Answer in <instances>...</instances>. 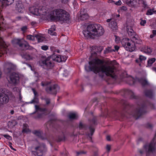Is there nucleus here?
I'll list each match as a JSON object with an SVG mask.
<instances>
[{
  "mask_svg": "<svg viewBox=\"0 0 156 156\" xmlns=\"http://www.w3.org/2000/svg\"><path fill=\"white\" fill-rule=\"evenodd\" d=\"M120 107L119 109L112 108L110 110L107 108H105L103 112V107L101 106V116L106 117H121L123 118L127 117V114H129L134 117L136 119H138L140 116L145 114L147 112L148 107L153 105L149 101L144 102L141 105H138L135 108L133 105H130L127 101L124 100H121L119 102Z\"/></svg>",
  "mask_w": 156,
  "mask_h": 156,
  "instance_id": "obj_1",
  "label": "nucleus"
},
{
  "mask_svg": "<svg viewBox=\"0 0 156 156\" xmlns=\"http://www.w3.org/2000/svg\"><path fill=\"white\" fill-rule=\"evenodd\" d=\"M104 62L103 60L98 58L93 59L89 62V66H85V69L87 72L93 71L97 73L100 72H102L100 76L103 78L105 73L106 75L110 77V79L107 81L109 83H113L116 82L118 76L114 73L115 67L114 66H110L103 65Z\"/></svg>",
  "mask_w": 156,
  "mask_h": 156,
  "instance_id": "obj_2",
  "label": "nucleus"
},
{
  "mask_svg": "<svg viewBox=\"0 0 156 156\" xmlns=\"http://www.w3.org/2000/svg\"><path fill=\"white\" fill-rule=\"evenodd\" d=\"M84 36L87 38H94V36L100 37L104 33L103 28L99 24H91L88 25L87 30L83 32Z\"/></svg>",
  "mask_w": 156,
  "mask_h": 156,
  "instance_id": "obj_3",
  "label": "nucleus"
},
{
  "mask_svg": "<svg viewBox=\"0 0 156 156\" xmlns=\"http://www.w3.org/2000/svg\"><path fill=\"white\" fill-rule=\"evenodd\" d=\"M90 124L89 125L86 124H83L82 121L80 122L79 128L80 129H83L86 131V134L89 138L92 140V136L95 131V126L97 124V119L94 117L92 119H89Z\"/></svg>",
  "mask_w": 156,
  "mask_h": 156,
  "instance_id": "obj_4",
  "label": "nucleus"
},
{
  "mask_svg": "<svg viewBox=\"0 0 156 156\" xmlns=\"http://www.w3.org/2000/svg\"><path fill=\"white\" fill-rule=\"evenodd\" d=\"M69 14L66 11L62 9H57L51 11L50 18L52 20H57L66 22L69 19Z\"/></svg>",
  "mask_w": 156,
  "mask_h": 156,
  "instance_id": "obj_5",
  "label": "nucleus"
},
{
  "mask_svg": "<svg viewBox=\"0 0 156 156\" xmlns=\"http://www.w3.org/2000/svg\"><path fill=\"white\" fill-rule=\"evenodd\" d=\"M51 59L57 62H60L62 61L61 55L53 54L44 59L40 62L42 64L41 66L45 67L47 69H51L54 66V63Z\"/></svg>",
  "mask_w": 156,
  "mask_h": 156,
  "instance_id": "obj_6",
  "label": "nucleus"
},
{
  "mask_svg": "<svg viewBox=\"0 0 156 156\" xmlns=\"http://www.w3.org/2000/svg\"><path fill=\"white\" fill-rule=\"evenodd\" d=\"M46 148V145L44 143L38 142L32 147L31 152L35 156H42Z\"/></svg>",
  "mask_w": 156,
  "mask_h": 156,
  "instance_id": "obj_7",
  "label": "nucleus"
},
{
  "mask_svg": "<svg viewBox=\"0 0 156 156\" xmlns=\"http://www.w3.org/2000/svg\"><path fill=\"white\" fill-rule=\"evenodd\" d=\"M126 76L124 78V80L126 81L127 83L129 85H131L135 84L136 81L140 83L143 87L149 85V83L147 80L143 78H137L135 79L131 76Z\"/></svg>",
  "mask_w": 156,
  "mask_h": 156,
  "instance_id": "obj_8",
  "label": "nucleus"
},
{
  "mask_svg": "<svg viewBox=\"0 0 156 156\" xmlns=\"http://www.w3.org/2000/svg\"><path fill=\"white\" fill-rule=\"evenodd\" d=\"M121 43L122 46L124 47L125 49L130 52L133 51L136 48V43H132L131 40L129 38H123L121 41Z\"/></svg>",
  "mask_w": 156,
  "mask_h": 156,
  "instance_id": "obj_9",
  "label": "nucleus"
},
{
  "mask_svg": "<svg viewBox=\"0 0 156 156\" xmlns=\"http://www.w3.org/2000/svg\"><path fill=\"white\" fill-rule=\"evenodd\" d=\"M44 108H42L40 107L39 105H35V111L31 113L32 114H34L38 111L41 112H44L43 113H38L34 117V118L35 119H38L42 118L43 117V114L46 115L48 114L50 112V111L48 110L47 108H45L46 106L45 105H44Z\"/></svg>",
  "mask_w": 156,
  "mask_h": 156,
  "instance_id": "obj_10",
  "label": "nucleus"
},
{
  "mask_svg": "<svg viewBox=\"0 0 156 156\" xmlns=\"http://www.w3.org/2000/svg\"><path fill=\"white\" fill-rule=\"evenodd\" d=\"M127 33L132 43L134 42L137 44H140L141 43L142 41L140 39L137 35L136 34L132 29H130L129 30H128Z\"/></svg>",
  "mask_w": 156,
  "mask_h": 156,
  "instance_id": "obj_11",
  "label": "nucleus"
},
{
  "mask_svg": "<svg viewBox=\"0 0 156 156\" xmlns=\"http://www.w3.org/2000/svg\"><path fill=\"white\" fill-rule=\"evenodd\" d=\"M12 43L19 45L20 47L23 48L24 49H28L29 48V44L23 38L14 39L12 40Z\"/></svg>",
  "mask_w": 156,
  "mask_h": 156,
  "instance_id": "obj_12",
  "label": "nucleus"
},
{
  "mask_svg": "<svg viewBox=\"0 0 156 156\" xmlns=\"http://www.w3.org/2000/svg\"><path fill=\"white\" fill-rule=\"evenodd\" d=\"M121 94L124 97L129 96L131 99L138 100L140 98L139 95H135L132 90L128 89H124L121 91Z\"/></svg>",
  "mask_w": 156,
  "mask_h": 156,
  "instance_id": "obj_13",
  "label": "nucleus"
},
{
  "mask_svg": "<svg viewBox=\"0 0 156 156\" xmlns=\"http://www.w3.org/2000/svg\"><path fill=\"white\" fill-rule=\"evenodd\" d=\"M59 90V87L57 84H55L46 88V91L49 94L56 95L57 91Z\"/></svg>",
  "mask_w": 156,
  "mask_h": 156,
  "instance_id": "obj_14",
  "label": "nucleus"
},
{
  "mask_svg": "<svg viewBox=\"0 0 156 156\" xmlns=\"http://www.w3.org/2000/svg\"><path fill=\"white\" fill-rule=\"evenodd\" d=\"M10 81L11 83L16 84L19 82L20 77L19 75L15 73H12L9 76Z\"/></svg>",
  "mask_w": 156,
  "mask_h": 156,
  "instance_id": "obj_15",
  "label": "nucleus"
},
{
  "mask_svg": "<svg viewBox=\"0 0 156 156\" xmlns=\"http://www.w3.org/2000/svg\"><path fill=\"white\" fill-rule=\"evenodd\" d=\"M14 69V66L11 63L6 62L5 63L4 70L6 73H10Z\"/></svg>",
  "mask_w": 156,
  "mask_h": 156,
  "instance_id": "obj_16",
  "label": "nucleus"
},
{
  "mask_svg": "<svg viewBox=\"0 0 156 156\" xmlns=\"http://www.w3.org/2000/svg\"><path fill=\"white\" fill-rule=\"evenodd\" d=\"M108 26L113 32H116L118 30V23L116 20L114 19L109 23Z\"/></svg>",
  "mask_w": 156,
  "mask_h": 156,
  "instance_id": "obj_17",
  "label": "nucleus"
},
{
  "mask_svg": "<svg viewBox=\"0 0 156 156\" xmlns=\"http://www.w3.org/2000/svg\"><path fill=\"white\" fill-rule=\"evenodd\" d=\"M56 140L58 142H60L62 141H65L66 140L65 131L61 130L56 138Z\"/></svg>",
  "mask_w": 156,
  "mask_h": 156,
  "instance_id": "obj_18",
  "label": "nucleus"
},
{
  "mask_svg": "<svg viewBox=\"0 0 156 156\" xmlns=\"http://www.w3.org/2000/svg\"><path fill=\"white\" fill-rule=\"evenodd\" d=\"M9 96L5 94H2L0 98V103L2 104H5L7 103L9 101Z\"/></svg>",
  "mask_w": 156,
  "mask_h": 156,
  "instance_id": "obj_19",
  "label": "nucleus"
},
{
  "mask_svg": "<svg viewBox=\"0 0 156 156\" xmlns=\"http://www.w3.org/2000/svg\"><path fill=\"white\" fill-rule=\"evenodd\" d=\"M147 59V58L142 55H139V58L136 59L135 61L136 63L139 65L140 67L142 66V64L143 61H145Z\"/></svg>",
  "mask_w": 156,
  "mask_h": 156,
  "instance_id": "obj_20",
  "label": "nucleus"
},
{
  "mask_svg": "<svg viewBox=\"0 0 156 156\" xmlns=\"http://www.w3.org/2000/svg\"><path fill=\"white\" fill-rule=\"evenodd\" d=\"M32 133L42 140H45L47 139L46 137H44L42 136V132L40 130H34L32 131Z\"/></svg>",
  "mask_w": 156,
  "mask_h": 156,
  "instance_id": "obj_21",
  "label": "nucleus"
},
{
  "mask_svg": "<svg viewBox=\"0 0 156 156\" xmlns=\"http://www.w3.org/2000/svg\"><path fill=\"white\" fill-rule=\"evenodd\" d=\"M16 9L18 12L22 13L24 10V7L23 4L21 1H18L16 3Z\"/></svg>",
  "mask_w": 156,
  "mask_h": 156,
  "instance_id": "obj_22",
  "label": "nucleus"
},
{
  "mask_svg": "<svg viewBox=\"0 0 156 156\" xmlns=\"http://www.w3.org/2000/svg\"><path fill=\"white\" fill-rule=\"evenodd\" d=\"M30 12L33 14L37 16H40L41 15L39 9L33 7H30L29 9Z\"/></svg>",
  "mask_w": 156,
  "mask_h": 156,
  "instance_id": "obj_23",
  "label": "nucleus"
},
{
  "mask_svg": "<svg viewBox=\"0 0 156 156\" xmlns=\"http://www.w3.org/2000/svg\"><path fill=\"white\" fill-rule=\"evenodd\" d=\"M144 93L146 97L150 98H152L154 95L153 90L151 89L145 90L144 92Z\"/></svg>",
  "mask_w": 156,
  "mask_h": 156,
  "instance_id": "obj_24",
  "label": "nucleus"
},
{
  "mask_svg": "<svg viewBox=\"0 0 156 156\" xmlns=\"http://www.w3.org/2000/svg\"><path fill=\"white\" fill-rule=\"evenodd\" d=\"M7 46L6 45H0V57L7 53Z\"/></svg>",
  "mask_w": 156,
  "mask_h": 156,
  "instance_id": "obj_25",
  "label": "nucleus"
},
{
  "mask_svg": "<svg viewBox=\"0 0 156 156\" xmlns=\"http://www.w3.org/2000/svg\"><path fill=\"white\" fill-rule=\"evenodd\" d=\"M137 2L138 5H141L144 9H146L149 8L146 0H137Z\"/></svg>",
  "mask_w": 156,
  "mask_h": 156,
  "instance_id": "obj_26",
  "label": "nucleus"
},
{
  "mask_svg": "<svg viewBox=\"0 0 156 156\" xmlns=\"http://www.w3.org/2000/svg\"><path fill=\"white\" fill-rule=\"evenodd\" d=\"M136 0H126V2L127 5L131 7L135 8L136 7Z\"/></svg>",
  "mask_w": 156,
  "mask_h": 156,
  "instance_id": "obj_27",
  "label": "nucleus"
},
{
  "mask_svg": "<svg viewBox=\"0 0 156 156\" xmlns=\"http://www.w3.org/2000/svg\"><path fill=\"white\" fill-rule=\"evenodd\" d=\"M68 117L69 119H76L78 118V115L76 113L70 112L69 113Z\"/></svg>",
  "mask_w": 156,
  "mask_h": 156,
  "instance_id": "obj_28",
  "label": "nucleus"
},
{
  "mask_svg": "<svg viewBox=\"0 0 156 156\" xmlns=\"http://www.w3.org/2000/svg\"><path fill=\"white\" fill-rule=\"evenodd\" d=\"M14 0H0L3 5H9L12 4L14 2Z\"/></svg>",
  "mask_w": 156,
  "mask_h": 156,
  "instance_id": "obj_29",
  "label": "nucleus"
},
{
  "mask_svg": "<svg viewBox=\"0 0 156 156\" xmlns=\"http://www.w3.org/2000/svg\"><path fill=\"white\" fill-rule=\"evenodd\" d=\"M55 120L54 119H50L46 123L47 127H54V124Z\"/></svg>",
  "mask_w": 156,
  "mask_h": 156,
  "instance_id": "obj_30",
  "label": "nucleus"
},
{
  "mask_svg": "<svg viewBox=\"0 0 156 156\" xmlns=\"http://www.w3.org/2000/svg\"><path fill=\"white\" fill-rule=\"evenodd\" d=\"M54 27L55 26H52L51 28L48 30V34L51 35H56V33L54 32V31L55 30V29L54 28Z\"/></svg>",
  "mask_w": 156,
  "mask_h": 156,
  "instance_id": "obj_31",
  "label": "nucleus"
},
{
  "mask_svg": "<svg viewBox=\"0 0 156 156\" xmlns=\"http://www.w3.org/2000/svg\"><path fill=\"white\" fill-rule=\"evenodd\" d=\"M23 57L27 60H30L32 58V57L30 55L28 52L24 53L23 56Z\"/></svg>",
  "mask_w": 156,
  "mask_h": 156,
  "instance_id": "obj_32",
  "label": "nucleus"
},
{
  "mask_svg": "<svg viewBox=\"0 0 156 156\" xmlns=\"http://www.w3.org/2000/svg\"><path fill=\"white\" fill-rule=\"evenodd\" d=\"M81 15L80 16V19L82 20H87L88 18V16L87 14H82V12H80Z\"/></svg>",
  "mask_w": 156,
  "mask_h": 156,
  "instance_id": "obj_33",
  "label": "nucleus"
},
{
  "mask_svg": "<svg viewBox=\"0 0 156 156\" xmlns=\"http://www.w3.org/2000/svg\"><path fill=\"white\" fill-rule=\"evenodd\" d=\"M35 37L37 39L38 42H41L44 41L45 40V38L39 35H37L35 36Z\"/></svg>",
  "mask_w": 156,
  "mask_h": 156,
  "instance_id": "obj_34",
  "label": "nucleus"
},
{
  "mask_svg": "<svg viewBox=\"0 0 156 156\" xmlns=\"http://www.w3.org/2000/svg\"><path fill=\"white\" fill-rule=\"evenodd\" d=\"M143 50L144 52L147 54H151L152 52L151 49L148 46H145Z\"/></svg>",
  "mask_w": 156,
  "mask_h": 156,
  "instance_id": "obj_35",
  "label": "nucleus"
},
{
  "mask_svg": "<svg viewBox=\"0 0 156 156\" xmlns=\"http://www.w3.org/2000/svg\"><path fill=\"white\" fill-rule=\"evenodd\" d=\"M156 61L155 58H152L149 59L147 61V65L148 66H151L153 63Z\"/></svg>",
  "mask_w": 156,
  "mask_h": 156,
  "instance_id": "obj_36",
  "label": "nucleus"
},
{
  "mask_svg": "<svg viewBox=\"0 0 156 156\" xmlns=\"http://www.w3.org/2000/svg\"><path fill=\"white\" fill-rule=\"evenodd\" d=\"M39 103V99L38 98L34 97L33 99L31 101L27 102L28 104H38Z\"/></svg>",
  "mask_w": 156,
  "mask_h": 156,
  "instance_id": "obj_37",
  "label": "nucleus"
},
{
  "mask_svg": "<svg viewBox=\"0 0 156 156\" xmlns=\"http://www.w3.org/2000/svg\"><path fill=\"white\" fill-rule=\"evenodd\" d=\"M154 8L152 9H149L147 11L146 15H151L153 14V13H154Z\"/></svg>",
  "mask_w": 156,
  "mask_h": 156,
  "instance_id": "obj_38",
  "label": "nucleus"
},
{
  "mask_svg": "<svg viewBox=\"0 0 156 156\" xmlns=\"http://www.w3.org/2000/svg\"><path fill=\"white\" fill-rule=\"evenodd\" d=\"M113 51H115L114 49H112L110 47H108L107 48H106L105 50H104V53L105 54Z\"/></svg>",
  "mask_w": 156,
  "mask_h": 156,
  "instance_id": "obj_39",
  "label": "nucleus"
},
{
  "mask_svg": "<svg viewBox=\"0 0 156 156\" xmlns=\"http://www.w3.org/2000/svg\"><path fill=\"white\" fill-rule=\"evenodd\" d=\"M28 126V125L27 124H24L23 125V127L24 128L23 129L22 132L23 133H28L29 130V129L27 128V127Z\"/></svg>",
  "mask_w": 156,
  "mask_h": 156,
  "instance_id": "obj_40",
  "label": "nucleus"
},
{
  "mask_svg": "<svg viewBox=\"0 0 156 156\" xmlns=\"http://www.w3.org/2000/svg\"><path fill=\"white\" fill-rule=\"evenodd\" d=\"M27 39L29 40L34 41V37L31 35H29L27 36Z\"/></svg>",
  "mask_w": 156,
  "mask_h": 156,
  "instance_id": "obj_41",
  "label": "nucleus"
},
{
  "mask_svg": "<svg viewBox=\"0 0 156 156\" xmlns=\"http://www.w3.org/2000/svg\"><path fill=\"white\" fill-rule=\"evenodd\" d=\"M140 25L141 26H144L145 25V24L146 23V20H143L142 18L140 19Z\"/></svg>",
  "mask_w": 156,
  "mask_h": 156,
  "instance_id": "obj_42",
  "label": "nucleus"
},
{
  "mask_svg": "<svg viewBox=\"0 0 156 156\" xmlns=\"http://www.w3.org/2000/svg\"><path fill=\"white\" fill-rule=\"evenodd\" d=\"M62 61L61 62H65L67 60L68 56L65 55H61Z\"/></svg>",
  "mask_w": 156,
  "mask_h": 156,
  "instance_id": "obj_43",
  "label": "nucleus"
},
{
  "mask_svg": "<svg viewBox=\"0 0 156 156\" xmlns=\"http://www.w3.org/2000/svg\"><path fill=\"white\" fill-rule=\"evenodd\" d=\"M3 136L6 139L9 140H12V137L8 134H4Z\"/></svg>",
  "mask_w": 156,
  "mask_h": 156,
  "instance_id": "obj_44",
  "label": "nucleus"
},
{
  "mask_svg": "<svg viewBox=\"0 0 156 156\" xmlns=\"http://www.w3.org/2000/svg\"><path fill=\"white\" fill-rule=\"evenodd\" d=\"M87 153L86 151H79L76 152V154L77 155H78L81 154H85Z\"/></svg>",
  "mask_w": 156,
  "mask_h": 156,
  "instance_id": "obj_45",
  "label": "nucleus"
},
{
  "mask_svg": "<svg viewBox=\"0 0 156 156\" xmlns=\"http://www.w3.org/2000/svg\"><path fill=\"white\" fill-rule=\"evenodd\" d=\"M41 48L43 50L46 51L48 49V47L46 45H43L41 46Z\"/></svg>",
  "mask_w": 156,
  "mask_h": 156,
  "instance_id": "obj_46",
  "label": "nucleus"
},
{
  "mask_svg": "<svg viewBox=\"0 0 156 156\" xmlns=\"http://www.w3.org/2000/svg\"><path fill=\"white\" fill-rule=\"evenodd\" d=\"M112 2H114V3L116 5H121V3H122V2H121V0H119L117 2H115V1H113V0H112Z\"/></svg>",
  "mask_w": 156,
  "mask_h": 156,
  "instance_id": "obj_47",
  "label": "nucleus"
},
{
  "mask_svg": "<svg viewBox=\"0 0 156 156\" xmlns=\"http://www.w3.org/2000/svg\"><path fill=\"white\" fill-rule=\"evenodd\" d=\"M32 90L34 94V97H35L36 98H37L38 96V95L37 92L34 89H32Z\"/></svg>",
  "mask_w": 156,
  "mask_h": 156,
  "instance_id": "obj_48",
  "label": "nucleus"
},
{
  "mask_svg": "<svg viewBox=\"0 0 156 156\" xmlns=\"http://www.w3.org/2000/svg\"><path fill=\"white\" fill-rule=\"evenodd\" d=\"M27 29V27L26 26H23L21 28V30L23 32H25Z\"/></svg>",
  "mask_w": 156,
  "mask_h": 156,
  "instance_id": "obj_49",
  "label": "nucleus"
},
{
  "mask_svg": "<svg viewBox=\"0 0 156 156\" xmlns=\"http://www.w3.org/2000/svg\"><path fill=\"white\" fill-rule=\"evenodd\" d=\"M115 41L117 43H119L120 41L119 37L116 36H115Z\"/></svg>",
  "mask_w": 156,
  "mask_h": 156,
  "instance_id": "obj_50",
  "label": "nucleus"
},
{
  "mask_svg": "<svg viewBox=\"0 0 156 156\" xmlns=\"http://www.w3.org/2000/svg\"><path fill=\"white\" fill-rule=\"evenodd\" d=\"M44 100L46 102V104L48 105L50 103V100L49 98H45Z\"/></svg>",
  "mask_w": 156,
  "mask_h": 156,
  "instance_id": "obj_51",
  "label": "nucleus"
},
{
  "mask_svg": "<svg viewBox=\"0 0 156 156\" xmlns=\"http://www.w3.org/2000/svg\"><path fill=\"white\" fill-rule=\"evenodd\" d=\"M106 149L108 152H109L111 149V146L109 145H107L106 147Z\"/></svg>",
  "mask_w": 156,
  "mask_h": 156,
  "instance_id": "obj_52",
  "label": "nucleus"
},
{
  "mask_svg": "<svg viewBox=\"0 0 156 156\" xmlns=\"http://www.w3.org/2000/svg\"><path fill=\"white\" fill-rule=\"evenodd\" d=\"M146 127L148 128H152V125L150 123H147L146 124Z\"/></svg>",
  "mask_w": 156,
  "mask_h": 156,
  "instance_id": "obj_53",
  "label": "nucleus"
},
{
  "mask_svg": "<svg viewBox=\"0 0 156 156\" xmlns=\"http://www.w3.org/2000/svg\"><path fill=\"white\" fill-rule=\"evenodd\" d=\"M22 62L23 64H25L29 67L31 69L32 68V66L30 64L27 63L26 62H24L22 61Z\"/></svg>",
  "mask_w": 156,
  "mask_h": 156,
  "instance_id": "obj_54",
  "label": "nucleus"
},
{
  "mask_svg": "<svg viewBox=\"0 0 156 156\" xmlns=\"http://www.w3.org/2000/svg\"><path fill=\"white\" fill-rule=\"evenodd\" d=\"M61 2L63 4H66L70 0H60Z\"/></svg>",
  "mask_w": 156,
  "mask_h": 156,
  "instance_id": "obj_55",
  "label": "nucleus"
},
{
  "mask_svg": "<svg viewBox=\"0 0 156 156\" xmlns=\"http://www.w3.org/2000/svg\"><path fill=\"white\" fill-rule=\"evenodd\" d=\"M121 9L122 10L124 11H126L127 10V8L126 6H122L121 8Z\"/></svg>",
  "mask_w": 156,
  "mask_h": 156,
  "instance_id": "obj_56",
  "label": "nucleus"
},
{
  "mask_svg": "<svg viewBox=\"0 0 156 156\" xmlns=\"http://www.w3.org/2000/svg\"><path fill=\"white\" fill-rule=\"evenodd\" d=\"M114 48L115 49V50H114V51H117L119 49V47L117 45L115 46Z\"/></svg>",
  "mask_w": 156,
  "mask_h": 156,
  "instance_id": "obj_57",
  "label": "nucleus"
},
{
  "mask_svg": "<svg viewBox=\"0 0 156 156\" xmlns=\"http://www.w3.org/2000/svg\"><path fill=\"white\" fill-rule=\"evenodd\" d=\"M106 139L108 141H110L111 140L110 136L108 135L106 136Z\"/></svg>",
  "mask_w": 156,
  "mask_h": 156,
  "instance_id": "obj_58",
  "label": "nucleus"
},
{
  "mask_svg": "<svg viewBox=\"0 0 156 156\" xmlns=\"http://www.w3.org/2000/svg\"><path fill=\"white\" fill-rule=\"evenodd\" d=\"M152 33L154 35H156V30H153L152 31Z\"/></svg>",
  "mask_w": 156,
  "mask_h": 156,
  "instance_id": "obj_59",
  "label": "nucleus"
},
{
  "mask_svg": "<svg viewBox=\"0 0 156 156\" xmlns=\"http://www.w3.org/2000/svg\"><path fill=\"white\" fill-rule=\"evenodd\" d=\"M97 100H98V99H97V98H94L92 100V101L93 103H94V102H95L96 101H97Z\"/></svg>",
  "mask_w": 156,
  "mask_h": 156,
  "instance_id": "obj_60",
  "label": "nucleus"
},
{
  "mask_svg": "<svg viewBox=\"0 0 156 156\" xmlns=\"http://www.w3.org/2000/svg\"><path fill=\"white\" fill-rule=\"evenodd\" d=\"M139 152L141 154H142L144 153V151L142 150H139Z\"/></svg>",
  "mask_w": 156,
  "mask_h": 156,
  "instance_id": "obj_61",
  "label": "nucleus"
},
{
  "mask_svg": "<svg viewBox=\"0 0 156 156\" xmlns=\"http://www.w3.org/2000/svg\"><path fill=\"white\" fill-rule=\"evenodd\" d=\"M99 48V49H100V51H99V52H101L103 49V47L102 46H100Z\"/></svg>",
  "mask_w": 156,
  "mask_h": 156,
  "instance_id": "obj_62",
  "label": "nucleus"
},
{
  "mask_svg": "<svg viewBox=\"0 0 156 156\" xmlns=\"http://www.w3.org/2000/svg\"><path fill=\"white\" fill-rule=\"evenodd\" d=\"M114 20V19H107L106 21L107 22H111L112 20Z\"/></svg>",
  "mask_w": 156,
  "mask_h": 156,
  "instance_id": "obj_63",
  "label": "nucleus"
},
{
  "mask_svg": "<svg viewBox=\"0 0 156 156\" xmlns=\"http://www.w3.org/2000/svg\"><path fill=\"white\" fill-rule=\"evenodd\" d=\"M152 69L153 71L155 72L156 73V67H153L152 68Z\"/></svg>",
  "mask_w": 156,
  "mask_h": 156,
  "instance_id": "obj_64",
  "label": "nucleus"
}]
</instances>
